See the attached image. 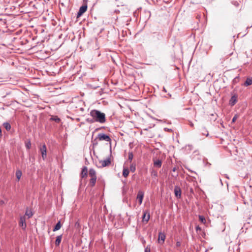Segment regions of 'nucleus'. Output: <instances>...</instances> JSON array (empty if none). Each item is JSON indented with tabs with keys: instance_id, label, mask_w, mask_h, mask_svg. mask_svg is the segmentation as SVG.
Returning <instances> with one entry per match:
<instances>
[{
	"instance_id": "nucleus-1",
	"label": "nucleus",
	"mask_w": 252,
	"mask_h": 252,
	"mask_svg": "<svg viewBox=\"0 0 252 252\" xmlns=\"http://www.w3.org/2000/svg\"><path fill=\"white\" fill-rule=\"evenodd\" d=\"M90 115L93 118L90 121L91 123L97 122L104 124L106 121L105 114L99 110L95 109L91 110Z\"/></svg>"
},
{
	"instance_id": "nucleus-2",
	"label": "nucleus",
	"mask_w": 252,
	"mask_h": 252,
	"mask_svg": "<svg viewBox=\"0 0 252 252\" xmlns=\"http://www.w3.org/2000/svg\"><path fill=\"white\" fill-rule=\"evenodd\" d=\"M97 138L100 141H105L106 142H111L110 137L107 134L104 133H99L97 135Z\"/></svg>"
},
{
	"instance_id": "nucleus-3",
	"label": "nucleus",
	"mask_w": 252,
	"mask_h": 252,
	"mask_svg": "<svg viewBox=\"0 0 252 252\" xmlns=\"http://www.w3.org/2000/svg\"><path fill=\"white\" fill-rule=\"evenodd\" d=\"M39 150L41 153L43 159H45L47 157V149L46 146L45 144H44L40 147Z\"/></svg>"
},
{
	"instance_id": "nucleus-4",
	"label": "nucleus",
	"mask_w": 252,
	"mask_h": 252,
	"mask_svg": "<svg viewBox=\"0 0 252 252\" xmlns=\"http://www.w3.org/2000/svg\"><path fill=\"white\" fill-rule=\"evenodd\" d=\"M144 191L141 190H139L138 191L137 196H136V199L138 200L139 205H141L142 204L143 199L144 198Z\"/></svg>"
},
{
	"instance_id": "nucleus-5",
	"label": "nucleus",
	"mask_w": 252,
	"mask_h": 252,
	"mask_svg": "<svg viewBox=\"0 0 252 252\" xmlns=\"http://www.w3.org/2000/svg\"><path fill=\"white\" fill-rule=\"evenodd\" d=\"M150 218V212L149 211H145L143 212L142 216V221L143 222H145L147 223Z\"/></svg>"
},
{
	"instance_id": "nucleus-6",
	"label": "nucleus",
	"mask_w": 252,
	"mask_h": 252,
	"mask_svg": "<svg viewBox=\"0 0 252 252\" xmlns=\"http://www.w3.org/2000/svg\"><path fill=\"white\" fill-rule=\"evenodd\" d=\"M87 9V5H83L81 6L79 8L78 12H77V17H79L82 16V14L86 11Z\"/></svg>"
},
{
	"instance_id": "nucleus-7",
	"label": "nucleus",
	"mask_w": 252,
	"mask_h": 252,
	"mask_svg": "<svg viewBox=\"0 0 252 252\" xmlns=\"http://www.w3.org/2000/svg\"><path fill=\"white\" fill-rule=\"evenodd\" d=\"M174 193L175 195L177 198H180L181 196V188L176 186L174 188Z\"/></svg>"
},
{
	"instance_id": "nucleus-8",
	"label": "nucleus",
	"mask_w": 252,
	"mask_h": 252,
	"mask_svg": "<svg viewBox=\"0 0 252 252\" xmlns=\"http://www.w3.org/2000/svg\"><path fill=\"white\" fill-rule=\"evenodd\" d=\"M237 101V95H233L231 97L230 100H229V104L231 106L234 105Z\"/></svg>"
},
{
	"instance_id": "nucleus-9",
	"label": "nucleus",
	"mask_w": 252,
	"mask_h": 252,
	"mask_svg": "<svg viewBox=\"0 0 252 252\" xmlns=\"http://www.w3.org/2000/svg\"><path fill=\"white\" fill-rule=\"evenodd\" d=\"M19 225L23 227V228H25L26 227V220L24 216H22L20 218L19 221Z\"/></svg>"
},
{
	"instance_id": "nucleus-10",
	"label": "nucleus",
	"mask_w": 252,
	"mask_h": 252,
	"mask_svg": "<svg viewBox=\"0 0 252 252\" xmlns=\"http://www.w3.org/2000/svg\"><path fill=\"white\" fill-rule=\"evenodd\" d=\"M100 163H101V166L102 167L107 166L109 165H110L111 163L110 159L108 158H107L106 159H105L103 160H101L100 161Z\"/></svg>"
},
{
	"instance_id": "nucleus-11",
	"label": "nucleus",
	"mask_w": 252,
	"mask_h": 252,
	"mask_svg": "<svg viewBox=\"0 0 252 252\" xmlns=\"http://www.w3.org/2000/svg\"><path fill=\"white\" fill-rule=\"evenodd\" d=\"M165 239V235L164 233L161 232L158 233V241L160 243V241H162V243H164Z\"/></svg>"
},
{
	"instance_id": "nucleus-12",
	"label": "nucleus",
	"mask_w": 252,
	"mask_h": 252,
	"mask_svg": "<svg viewBox=\"0 0 252 252\" xmlns=\"http://www.w3.org/2000/svg\"><path fill=\"white\" fill-rule=\"evenodd\" d=\"M162 164L161 160L160 159H158L157 160L154 161V165L155 166L157 167H160Z\"/></svg>"
},
{
	"instance_id": "nucleus-13",
	"label": "nucleus",
	"mask_w": 252,
	"mask_h": 252,
	"mask_svg": "<svg viewBox=\"0 0 252 252\" xmlns=\"http://www.w3.org/2000/svg\"><path fill=\"white\" fill-rule=\"evenodd\" d=\"M89 175L91 177H96L95 171L94 169H90Z\"/></svg>"
},
{
	"instance_id": "nucleus-14",
	"label": "nucleus",
	"mask_w": 252,
	"mask_h": 252,
	"mask_svg": "<svg viewBox=\"0 0 252 252\" xmlns=\"http://www.w3.org/2000/svg\"><path fill=\"white\" fill-rule=\"evenodd\" d=\"M62 238V235H61L57 237L56 240L55 241V245L56 246H59V245L60 244V243L61 242Z\"/></svg>"
},
{
	"instance_id": "nucleus-15",
	"label": "nucleus",
	"mask_w": 252,
	"mask_h": 252,
	"mask_svg": "<svg viewBox=\"0 0 252 252\" xmlns=\"http://www.w3.org/2000/svg\"><path fill=\"white\" fill-rule=\"evenodd\" d=\"M129 171L127 168L124 167L123 171V175L125 177H127L129 174Z\"/></svg>"
},
{
	"instance_id": "nucleus-16",
	"label": "nucleus",
	"mask_w": 252,
	"mask_h": 252,
	"mask_svg": "<svg viewBox=\"0 0 252 252\" xmlns=\"http://www.w3.org/2000/svg\"><path fill=\"white\" fill-rule=\"evenodd\" d=\"M25 215L27 216L28 217V218H30L32 216L33 213L31 210L27 209L25 212Z\"/></svg>"
},
{
	"instance_id": "nucleus-17",
	"label": "nucleus",
	"mask_w": 252,
	"mask_h": 252,
	"mask_svg": "<svg viewBox=\"0 0 252 252\" xmlns=\"http://www.w3.org/2000/svg\"><path fill=\"white\" fill-rule=\"evenodd\" d=\"M96 177H91L90 180V185L92 187H94L95 185L96 182Z\"/></svg>"
},
{
	"instance_id": "nucleus-18",
	"label": "nucleus",
	"mask_w": 252,
	"mask_h": 252,
	"mask_svg": "<svg viewBox=\"0 0 252 252\" xmlns=\"http://www.w3.org/2000/svg\"><path fill=\"white\" fill-rule=\"evenodd\" d=\"M61 227V221H59L53 228V231L59 230Z\"/></svg>"
},
{
	"instance_id": "nucleus-19",
	"label": "nucleus",
	"mask_w": 252,
	"mask_h": 252,
	"mask_svg": "<svg viewBox=\"0 0 252 252\" xmlns=\"http://www.w3.org/2000/svg\"><path fill=\"white\" fill-rule=\"evenodd\" d=\"M252 84V78H248L246 79V80L244 83V85L246 86H248Z\"/></svg>"
},
{
	"instance_id": "nucleus-20",
	"label": "nucleus",
	"mask_w": 252,
	"mask_h": 252,
	"mask_svg": "<svg viewBox=\"0 0 252 252\" xmlns=\"http://www.w3.org/2000/svg\"><path fill=\"white\" fill-rule=\"evenodd\" d=\"M87 173H88L87 168L85 166L83 168V169L82 170V172H81L82 177H84L85 176L87 175Z\"/></svg>"
},
{
	"instance_id": "nucleus-21",
	"label": "nucleus",
	"mask_w": 252,
	"mask_h": 252,
	"mask_svg": "<svg viewBox=\"0 0 252 252\" xmlns=\"http://www.w3.org/2000/svg\"><path fill=\"white\" fill-rule=\"evenodd\" d=\"M3 126L7 130H9L11 128V126L8 123H3Z\"/></svg>"
},
{
	"instance_id": "nucleus-22",
	"label": "nucleus",
	"mask_w": 252,
	"mask_h": 252,
	"mask_svg": "<svg viewBox=\"0 0 252 252\" xmlns=\"http://www.w3.org/2000/svg\"><path fill=\"white\" fill-rule=\"evenodd\" d=\"M22 172L20 170L16 171V178H17V179L18 180H19L21 178V177L22 176Z\"/></svg>"
},
{
	"instance_id": "nucleus-23",
	"label": "nucleus",
	"mask_w": 252,
	"mask_h": 252,
	"mask_svg": "<svg viewBox=\"0 0 252 252\" xmlns=\"http://www.w3.org/2000/svg\"><path fill=\"white\" fill-rule=\"evenodd\" d=\"M51 120L55 121L57 123H59L61 121V119L57 116H53L51 118Z\"/></svg>"
},
{
	"instance_id": "nucleus-24",
	"label": "nucleus",
	"mask_w": 252,
	"mask_h": 252,
	"mask_svg": "<svg viewBox=\"0 0 252 252\" xmlns=\"http://www.w3.org/2000/svg\"><path fill=\"white\" fill-rule=\"evenodd\" d=\"M136 170V166H135V165L133 163L131 164L130 165V170L132 172H134Z\"/></svg>"
},
{
	"instance_id": "nucleus-25",
	"label": "nucleus",
	"mask_w": 252,
	"mask_h": 252,
	"mask_svg": "<svg viewBox=\"0 0 252 252\" xmlns=\"http://www.w3.org/2000/svg\"><path fill=\"white\" fill-rule=\"evenodd\" d=\"M199 220L203 223H205V222H206V220L205 219V218L203 216H201V215H199Z\"/></svg>"
},
{
	"instance_id": "nucleus-26",
	"label": "nucleus",
	"mask_w": 252,
	"mask_h": 252,
	"mask_svg": "<svg viewBox=\"0 0 252 252\" xmlns=\"http://www.w3.org/2000/svg\"><path fill=\"white\" fill-rule=\"evenodd\" d=\"M133 158V155L132 152L128 153V160L131 162Z\"/></svg>"
},
{
	"instance_id": "nucleus-27",
	"label": "nucleus",
	"mask_w": 252,
	"mask_h": 252,
	"mask_svg": "<svg viewBox=\"0 0 252 252\" xmlns=\"http://www.w3.org/2000/svg\"><path fill=\"white\" fill-rule=\"evenodd\" d=\"M97 138H96L92 142H93V148H94V147L98 144V142H97Z\"/></svg>"
},
{
	"instance_id": "nucleus-28",
	"label": "nucleus",
	"mask_w": 252,
	"mask_h": 252,
	"mask_svg": "<svg viewBox=\"0 0 252 252\" xmlns=\"http://www.w3.org/2000/svg\"><path fill=\"white\" fill-rule=\"evenodd\" d=\"M26 147L27 149H30L31 146V142L29 141L28 142H27L25 144Z\"/></svg>"
},
{
	"instance_id": "nucleus-29",
	"label": "nucleus",
	"mask_w": 252,
	"mask_h": 252,
	"mask_svg": "<svg viewBox=\"0 0 252 252\" xmlns=\"http://www.w3.org/2000/svg\"><path fill=\"white\" fill-rule=\"evenodd\" d=\"M238 81H239V77L238 76L236 77L233 80V84L237 83L238 82Z\"/></svg>"
},
{
	"instance_id": "nucleus-30",
	"label": "nucleus",
	"mask_w": 252,
	"mask_h": 252,
	"mask_svg": "<svg viewBox=\"0 0 252 252\" xmlns=\"http://www.w3.org/2000/svg\"><path fill=\"white\" fill-rule=\"evenodd\" d=\"M237 118H238V116L237 115H235L233 117V119L232 120V123H234L236 121V120H237Z\"/></svg>"
},
{
	"instance_id": "nucleus-31",
	"label": "nucleus",
	"mask_w": 252,
	"mask_h": 252,
	"mask_svg": "<svg viewBox=\"0 0 252 252\" xmlns=\"http://www.w3.org/2000/svg\"><path fill=\"white\" fill-rule=\"evenodd\" d=\"M181 245V243L180 241H177L176 244V248L180 247Z\"/></svg>"
},
{
	"instance_id": "nucleus-32",
	"label": "nucleus",
	"mask_w": 252,
	"mask_h": 252,
	"mask_svg": "<svg viewBox=\"0 0 252 252\" xmlns=\"http://www.w3.org/2000/svg\"><path fill=\"white\" fill-rule=\"evenodd\" d=\"M145 252H150V248L148 246L145 249Z\"/></svg>"
},
{
	"instance_id": "nucleus-33",
	"label": "nucleus",
	"mask_w": 252,
	"mask_h": 252,
	"mask_svg": "<svg viewBox=\"0 0 252 252\" xmlns=\"http://www.w3.org/2000/svg\"><path fill=\"white\" fill-rule=\"evenodd\" d=\"M164 130L165 131H169V132H171L172 131V129H169V128H164Z\"/></svg>"
},
{
	"instance_id": "nucleus-34",
	"label": "nucleus",
	"mask_w": 252,
	"mask_h": 252,
	"mask_svg": "<svg viewBox=\"0 0 252 252\" xmlns=\"http://www.w3.org/2000/svg\"><path fill=\"white\" fill-rule=\"evenodd\" d=\"M195 229L196 231H198V230H201V228L199 226H197Z\"/></svg>"
},
{
	"instance_id": "nucleus-35",
	"label": "nucleus",
	"mask_w": 252,
	"mask_h": 252,
	"mask_svg": "<svg viewBox=\"0 0 252 252\" xmlns=\"http://www.w3.org/2000/svg\"><path fill=\"white\" fill-rule=\"evenodd\" d=\"M189 125L190 126L193 127V124L191 122H189Z\"/></svg>"
},
{
	"instance_id": "nucleus-36",
	"label": "nucleus",
	"mask_w": 252,
	"mask_h": 252,
	"mask_svg": "<svg viewBox=\"0 0 252 252\" xmlns=\"http://www.w3.org/2000/svg\"><path fill=\"white\" fill-rule=\"evenodd\" d=\"M202 134L203 135H206V136H208V135H209V133L207 131H206V133H205V132H204V133H202Z\"/></svg>"
},
{
	"instance_id": "nucleus-37",
	"label": "nucleus",
	"mask_w": 252,
	"mask_h": 252,
	"mask_svg": "<svg viewBox=\"0 0 252 252\" xmlns=\"http://www.w3.org/2000/svg\"><path fill=\"white\" fill-rule=\"evenodd\" d=\"M163 91L164 92H166V90H165V89L164 88H163Z\"/></svg>"
},
{
	"instance_id": "nucleus-38",
	"label": "nucleus",
	"mask_w": 252,
	"mask_h": 252,
	"mask_svg": "<svg viewBox=\"0 0 252 252\" xmlns=\"http://www.w3.org/2000/svg\"><path fill=\"white\" fill-rule=\"evenodd\" d=\"M175 170H176V168H174L173 169V171H175Z\"/></svg>"
},
{
	"instance_id": "nucleus-39",
	"label": "nucleus",
	"mask_w": 252,
	"mask_h": 252,
	"mask_svg": "<svg viewBox=\"0 0 252 252\" xmlns=\"http://www.w3.org/2000/svg\"><path fill=\"white\" fill-rule=\"evenodd\" d=\"M220 182H221V184L222 185V182H221V179H220Z\"/></svg>"
}]
</instances>
